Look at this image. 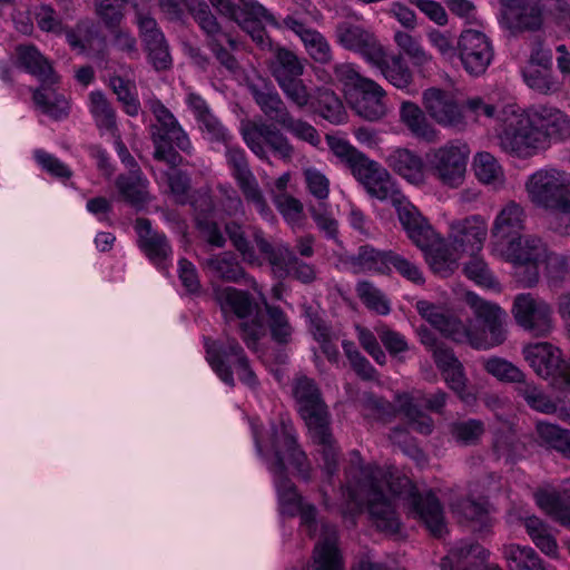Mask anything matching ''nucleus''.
<instances>
[{"mask_svg":"<svg viewBox=\"0 0 570 570\" xmlns=\"http://www.w3.org/2000/svg\"><path fill=\"white\" fill-rule=\"evenodd\" d=\"M509 16L514 19L515 28L537 31L543 23V9L539 0H508Z\"/></svg>","mask_w":570,"mask_h":570,"instance_id":"obj_34","label":"nucleus"},{"mask_svg":"<svg viewBox=\"0 0 570 570\" xmlns=\"http://www.w3.org/2000/svg\"><path fill=\"white\" fill-rule=\"evenodd\" d=\"M468 301L474 311L476 320L490 333V345L501 344L505 340L503 330L504 312L498 305L483 301L475 295H469Z\"/></svg>","mask_w":570,"mask_h":570,"instance_id":"obj_24","label":"nucleus"},{"mask_svg":"<svg viewBox=\"0 0 570 570\" xmlns=\"http://www.w3.org/2000/svg\"><path fill=\"white\" fill-rule=\"evenodd\" d=\"M187 10L199 28L206 33L208 40H214L222 33V27L204 0H190Z\"/></svg>","mask_w":570,"mask_h":570,"instance_id":"obj_46","label":"nucleus"},{"mask_svg":"<svg viewBox=\"0 0 570 570\" xmlns=\"http://www.w3.org/2000/svg\"><path fill=\"white\" fill-rule=\"evenodd\" d=\"M511 313L517 324L533 336L547 337L553 330L551 305L531 293L518 294Z\"/></svg>","mask_w":570,"mask_h":570,"instance_id":"obj_12","label":"nucleus"},{"mask_svg":"<svg viewBox=\"0 0 570 570\" xmlns=\"http://www.w3.org/2000/svg\"><path fill=\"white\" fill-rule=\"evenodd\" d=\"M498 119L501 125L497 137L503 151L527 158L542 147V131L533 127L520 109L513 106L504 107L500 110Z\"/></svg>","mask_w":570,"mask_h":570,"instance_id":"obj_6","label":"nucleus"},{"mask_svg":"<svg viewBox=\"0 0 570 570\" xmlns=\"http://www.w3.org/2000/svg\"><path fill=\"white\" fill-rule=\"evenodd\" d=\"M266 63L272 77L292 105L299 110L311 105L312 95L302 79L305 67L294 51L276 45Z\"/></svg>","mask_w":570,"mask_h":570,"instance_id":"obj_5","label":"nucleus"},{"mask_svg":"<svg viewBox=\"0 0 570 570\" xmlns=\"http://www.w3.org/2000/svg\"><path fill=\"white\" fill-rule=\"evenodd\" d=\"M203 267L213 276L227 283H239L248 275L233 252L212 255L203 262Z\"/></svg>","mask_w":570,"mask_h":570,"instance_id":"obj_28","label":"nucleus"},{"mask_svg":"<svg viewBox=\"0 0 570 570\" xmlns=\"http://www.w3.org/2000/svg\"><path fill=\"white\" fill-rule=\"evenodd\" d=\"M240 134L246 146L262 160H268L266 147L284 161H291L294 156V146L274 124L248 120L242 124Z\"/></svg>","mask_w":570,"mask_h":570,"instance_id":"obj_9","label":"nucleus"},{"mask_svg":"<svg viewBox=\"0 0 570 570\" xmlns=\"http://www.w3.org/2000/svg\"><path fill=\"white\" fill-rule=\"evenodd\" d=\"M356 292L363 303L370 308L381 315H386L390 312L387 301L382 293L367 281L357 283Z\"/></svg>","mask_w":570,"mask_h":570,"instance_id":"obj_63","label":"nucleus"},{"mask_svg":"<svg viewBox=\"0 0 570 570\" xmlns=\"http://www.w3.org/2000/svg\"><path fill=\"white\" fill-rule=\"evenodd\" d=\"M237 185L245 200L253 204L261 215L266 216L269 213L267 202L254 175L237 180Z\"/></svg>","mask_w":570,"mask_h":570,"instance_id":"obj_62","label":"nucleus"},{"mask_svg":"<svg viewBox=\"0 0 570 570\" xmlns=\"http://www.w3.org/2000/svg\"><path fill=\"white\" fill-rule=\"evenodd\" d=\"M335 38L344 49L360 53L367 62L376 60L383 47L374 32L351 20L336 24Z\"/></svg>","mask_w":570,"mask_h":570,"instance_id":"obj_15","label":"nucleus"},{"mask_svg":"<svg viewBox=\"0 0 570 570\" xmlns=\"http://www.w3.org/2000/svg\"><path fill=\"white\" fill-rule=\"evenodd\" d=\"M282 128L297 139L308 142L314 147L318 146L321 142V137L316 128L301 118H295L293 115L287 117Z\"/></svg>","mask_w":570,"mask_h":570,"instance_id":"obj_64","label":"nucleus"},{"mask_svg":"<svg viewBox=\"0 0 570 570\" xmlns=\"http://www.w3.org/2000/svg\"><path fill=\"white\" fill-rule=\"evenodd\" d=\"M293 395L298 404V412L304 420L313 444L322 458V469L326 482L333 484L338 471L340 448L332 433L327 405L314 380L307 376L297 377L293 385Z\"/></svg>","mask_w":570,"mask_h":570,"instance_id":"obj_2","label":"nucleus"},{"mask_svg":"<svg viewBox=\"0 0 570 570\" xmlns=\"http://www.w3.org/2000/svg\"><path fill=\"white\" fill-rule=\"evenodd\" d=\"M247 88L262 114L282 127L292 112L274 85L268 79L261 78L248 82Z\"/></svg>","mask_w":570,"mask_h":570,"instance_id":"obj_20","label":"nucleus"},{"mask_svg":"<svg viewBox=\"0 0 570 570\" xmlns=\"http://www.w3.org/2000/svg\"><path fill=\"white\" fill-rule=\"evenodd\" d=\"M385 90L367 78L351 92V106L355 114L368 121H377L386 115Z\"/></svg>","mask_w":570,"mask_h":570,"instance_id":"obj_19","label":"nucleus"},{"mask_svg":"<svg viewBox=\"0 0 570 570\" xmlns=\"http://www.w3.org/2000/svg\"><path fill=\"white\" fill-rule=\"evenodd\" d=\"M525 361L543 377L561 380V387L570 390V364L561 357V351L550 343H537L523 348Z\"/></svg>","mask_w":570,"mask_h":570,"instance_id":"obj_13","label":"nucleus"},{"mask_svg":"<svg viewBox=\"0 0 570 570\" xmlns=\"http://www.w3.org/2000/svg\"><path fill=\"white\" fill-rule=\"evenodd\" d=\"M250 232L258 250L266 257L274 275L279 279L291 276L295 253L285 245H272L259 228H250Z\"/></svg>","mask_w":570,"mask_h":570,"instance_id":"obj_23","label":"nucleus"},{"mask_svg":"<svg viewBox=\"0 0 570 570\" xmlns=\"http://www.w3.org/2000/svg\"><path fill=\"white\" fill-rule=\"evenodd\" d=\"M570 495L568 492H542L537 495V503L554 520L570 529Z\"/></svg>","mask_w":570,"mask_h":570,"instance_id":"obj_41","label":"nucleus"},{"mask_svg":"<svg viewBox=\"0 0 570 570\" xmlns=\"http://www.w3.org/2000/svg\"><path fill=\"white\" fill-rule=\"evenodd\" d=\"M224 232L233 247L242 256L243 262L249 265H261L259 256L249 239L253 238L252 233L248 234L245 226L235 220H229L225 224Z\"/></svg>","mask_w":570,"mask_h":570,"instance_id":"obj_39","label":"nucleus"},{"mask_svg":"<svg viewBox=\"0 0 570 570\" xmlns=\"http://www.w3.org/2000/svg\"><path fill=\"white\" fill-rule=\"evenodd\" d=\"M345 487L352 500L366 504L371 520L382 532L395 534L401 527L394 503L385 493L386 489L409 502L432 535L442 538L445 532L443 510L432 491L423 495L407 476L386 472L380 466L363 465L357 451L351 453L350 466L345 471Z\"/></svg>","mask_w":570,"mask_h":570,"instance_id":"obj_1","label":"nucleus"},{"mask_svg":"<svg viewBox=\"0 0 570 570\" xmlns=\"http://www.w3.org/2000/svg\"><path fill=\"white\" fill-rule=\"evenodd\" d=\"M400 117L402 122L416 138L428 142L438 140V131L428 121L424 111L414 102L404 101L401 105Z\"/></svg>","mask_w":570,"mask_h":570,"instance_id":"obj_36","label":"nucleus"},{"mask_svg":"<svg viewBox=\"0 0 570 570\" xmlns=\"http://www.w3.org/2000/svg\"><path fill=\"white\" fill-rule=\"evenodd\" d=\"M469 154L465 144L448 142L426 154V170L442 186L459 188L465 179Z\"/></svg>","mask_w":570,"mask_h":570,"instance_id":"obj_8","label":"nucleus"},{"mask_svg":"<svg viewBox=\"0 0 570 570\" xmlns=\"http://www.w3.org/2000/svg\"><path fill=\"white\" fill-rule=\"evenodd\" d=\"M266 311V324L269 330L271 337L279 345H287L292 342L294 327L288 316L277 305L264 303Z\"/></svg>","mask_w":570,"mask_h":570,"instance_id":"obj_40","label":"nucleus"},{"mask_svg":"<svg viewBox=\"0 0 570 570\" xmlns=\"http://www.w3.org/2000/svg\"><path fill=\"white\" fill-rule=\"evenodd\" d=\"M532 203L544 208L558 209L563 215L570 208V175L556 169L539 170L527 181Z\"/></svg>","mask_w":570,"mask_h":570,"instance_id":"obj_10","label":"nucleus"},{"mask_svg":"<svg viewBox=\"0 0 570 570\" xmlns=\"http://www.w3.org/2000/svg\"><path fill=\"white\" fill-rule=\"evenodd\" d=\"M515 390L518 395L521 396L531 409L546 414L557 412V404L533 383L527 382L525 377Z\"/></svg>","mask_w":570,"mask_h":570,"instance_id":"obj_53","label":"nucleus"},{"mask_svg":"<svg viewBox=\"0 0 570 570\" xmlns=\"http://www.w3.org/2000/svg\"><path fill=\"white\" fill-rule=\"evenodd\" d=\"M431 268L443 276L450 275L458 266L456 257L448 248L446 244L436 236L430 248H422Z\"/></svg>","mask_w":570,"mask_h":570,"instance_id":"obj_43","label":"nucleus"},{"mask_svg":"<svg viewBox=\"0 0 570 570\" xmlns=\"http://www.w3.org/2000/svg\"><path fill=\"white\" fill-rule=\"evenodd\" d=\"M505 558L511 570H546L542 560L530 547L509 546Z\"/></svg>","mask_w":570,"mask_h":570,"instance_id":"obj_49","label":"nucleus"},{"mask_svg":"<svg viewBox=\"0 0 570 570\" xmlns=\"http://www.w3.org/2000/svg\"><path fill=\"white\" fill-rule=\"evenodd\" d=\"M458 50L464 70L473 77L483 75L494 57L490 39L473 29L464 30L460 35Z\"/></svg>","mask_w":570,"mask_h":570,"instance_id":"obj_14","label":"nucleus"},{"mask_svg":"<svg viewBox=\"0 0 570 570\" xmlns=\"http://www.w3.org/2000/svg\"><path fill=\"white\" fill-rule=\"evenodd\" d=\"M90 98V111L99 128L108 131L117 129V117L111 102L107 99L106 95L101 91H92Z\"/></svg>","mask_w":570,"mask_h":570,"instance_id":"obj_48","label":"nucleus"},{"mask_svg":"<svg viewBox=\"0 0 570 570\" xmlns=\"http://www.w3.org/2000/svg\"><path fill=\"white\" fill-rule=\"evenodd\" d=\"M535 431L540 443L558 451L564 458L570 459V431L561 429L558 425L538 422Z\"/></svg>","mask_w":570,"mask_h":570,"instance_id":"obj_42","label":"nucleus"},{"mask_svg":"<svg viewBox=\"0 0 570 570\" xmlns=\"http://www.w3.org/2000/svg\"><path fill=\"white\" fill-rule=\"evenodd\" d=\"M541 262L546 263V277L549 287L556 289L561 288L570 276L569 257L546 250V256Z\"/></svg>","mask_w":570,"mask_h":570,"instance_id":"obj_50","label":"nucleus"},{"mask_svg":"<svg viewBox=\"0 0 570 570\" xmlns=\"http://www.w3.org/2000/svg\"><path fill=\"white\" fill-rule=\"evenodd\" d=\"M524 217L523 208L519 204L510 202L497 216L492 235L500 242L521 237V232L524 229Z\"/></svg>","mask_w":570,"mask_h":570,"instance_id":"obj_31","label":"nucleus"},{"mask_svg":"<svg viewBox=\"0 0 570 570\" xmlns=\"http://www.w3.org/2000/svg\"><path fill=\"white\" fill-rule=\"evenodd\" d=\"M109 86L117 96L118 101L122 104L125 112L129 116H137L140 104L132 94L135 85L120 76H112L109 79Z\"/></svg>","mask_w":570,"mask_h":570,"instance_id":"obj_57","label":"nucleus"},{"mask_svg":"<svg viewBox=\"0 0 570 570\" xmlns=\"http://www.w3.org/2000/svg\"><path fill=\"white\" fill-rule=\"evenodd\" d=\"M484 370L500 381L517 383L523 381L525 374L511 362L501 357H490L483 361Z\"/></svg>","mask_w":570,"mask_h":570,"instance_id":"obj_56","label":"nucleus"},{"mask_svg":"<svg viewBox=\"0 0 570 570\" xmlns=\"http://www.w3.org/2000/svg\"><path fill=\"white\" fill-rule=\"evenodd\" d=\"M316 109L318 114L332 124H341L346 118L342 100L331 89L322 88L317 91Z\"/></svg>","mask_w":570,"mask_h":570,"instance_id":"obj_47","label":"nucleus"},{"mask_svg":"<svg viewBox=\"0 0 570 570\" xmlns=\"http://www.w3.org/2000/svg\"><path fill=\"white\" fill-rule=\"evenodd\" d=\"M539 126L543 130V142L548 137L564 140L570 137V118L561 110L542 106L537 111Z\"/></svg>","mask_w":570,"mask_h":570,"instance_id":"obj_38","label":"nucleus"},{"mask_svg":"<svg viewBox=\"0 0 570 570\" xmlns=\"http://www.w3.org/2000/svg\"><path fill=\"white\" fill-rule=\"evenodd\" d=\"M456 511L469 523L471 530L480 537L491 532L493 519L490 515V503L487 500L463 499L458 502Z\"/></svg>","mask_w":570,"mask_h":570,"instance_id":"obj_30","label":"nucleus"},{"mask_svg":"<svg viewBox=\"0 0 570 570\" xmlns=\"http://www.w3.org/2000/svg\"><path fill=\"white\" fill-rule=\"evenodd\" d=\"M390 200L395 207L399 220L406 233L426 219L421 215L419 209L406 199L401 190Z\"/></svg>","mask_w":570,"mask_h":570,"instance_id":"obj_59","label":"nucleus"},{"mask_svg":"<svg viewBox=\"0 0 570 570\" xmlns=\"http://www.w3.org/2000/svg\"><path fill=\"white\" fill-rule=\"evenodd\" d=\"M456 562L468 564L469 570L478 567V561L482 562L488 557V551L479 543L461 542L450 550Z\"/></svg>","mask_w":570,"mask_h":570,"instance_id":"obj_61","label":"nucleus"},{"mask_svg":"<svg viewBox=\"0 0 570 570\" xmlns=\"http://www.w3.org/2000/svg\"><path fill=\"white\" fill-rule=\"evenodd\" d=\"M135 230L138 236V247L153 264L158 267L164 266L171 255V246L166 235L153 229L151 222L145 217L136 219Z\"/></svg>","mask_w":570,"mask_h":570,"instance_id":"obj_21","label":"nucleus"},{"mask_svg":"<svg viewBox=\"0 0 570 570\" xmlns=\"http://www.w3.org/2000/svg\"><path fill=\"white\" fill-rule=\"evenodd\" d=\"M523 444L512 433H499L493 442V453L497 460L513 464L521 456Z\"/></svg>","mask_w":570,"mask_h":570,"instance_id":"obj_55","label":"nucleus"},{"mask_svg":"<svg viewBox=\"0 0 570 570\" xmlns=\"http://www.w3.org/2000/svg\"><path fill=\"white\" fill-rule=\"evenodd\" d=\"M311 58L322 65L332 60V49L325 37L315 29L306 33L302 40Z\"/></svg>","mask_w":570,"mask_h":570,"instance_id":"obj_60","label":"nucleus"},{"mask_svg":"<svg viewBox=\"0 0 570 570\" xmlns=\"http://www.w3.org/2000/svg\"><path fill=\"white\" fill-rule=\"evenodd\" d=\"M386 163L394 173L409 183L414 185L424 183L425 166L422 158L415 153L406 148H399L387 157Z\"/></svg>","mask_w":570,"mask_h":570,"instance_id":"obj_29","label":"nucleus"},{"mask_svg":"<svg viewBox=\"0 0 570 570\" xmlns=\"http://www.w3.org/2000/svg\"><path fill=\"white\" fill-rule=\"evenodd\" d=\"M423 106L439 125L456 129L464 128L463 111L451 92L440 88H429L423 92Z\"/></svg>","mask_w":570,"mask_h":570,"instance_id":"obj_17","label":"nucleus"},{"mask_svg":"<svg viewBox=\"0 0 570 570\" xmlns=\"http://www.w3.org/2000/svg\"><path fill=\"white\" fill-rule=\"evenodd\" d=\"M149 108L156 122L150 125V139L154 145L153 157L166 165H185V158L175 149L188 153L191 148L190 140L175 116L159 100H151Z\"/></svg>","mask_w":570,"mask_h":570,"instance_id":"obj_4","label":"nucleus"},{"mask_svg":"<svg viewBox=\"0 0 570 570\" xmlns=\"http://www.w3.org/2000/svg\"><path fill=\"white\" fill-rule=\"evenodd\" d=\"M215 297L223 312H232L238 318H246L253 314L255 308H258V305L248 292L235 287L217 289Z\"/></svg>","mask_w":570,"mask_h":570,"instance_id":"obj_35","label":"nucleus"},{"mask_svg":"<svg viewBox=\"0 0 570 570\" xmlns=\"http://www.w3.org/2000/svg\"><path fill=\"white\" fill-rule=\"evenodd\" d=\"M326 141L331 151L350 169L355 179L361 178L371 166H375V160L370 159L347 140L326 135Z\"/></svg>","mask_w":570,"mask_h":570,"instance_id":"obj_26","label":"nucleus"},{"mask_svg":"<svg viewBox=\"0 0 570 570\" xmlns=\"http://www.w3.org/2000/svg\"><path fill=\"white\" fill-rule=\"evenodd\" d=\"M205 346L208 363L225 384L232 387L235 386L233 371L225 364V358L235 356V368L239 381L248 385L250 389L257 387V376L252 370L249 360L236 338L227 337L225 343L220 341L206 340Z\"/></svg>","mask_w":570,"mask_h":570,"instance_id":"obj_7","label":"nucleus"},{"mask_svg":"<svg viewBox=\"0 0 570 570\" xmlns=\"http://www.w3.org/2000/svg\"><path fill=\"white\" fill-rule=\"evenodd\" d=\"M116 186L122 199L136 210L145 208L151 199L148 191V180L142 176L140 168L119 175Z\"/></svg>","mask_w":570,"mask_h":570,"instance_id":"obj_25","label":"nucleus"},{"mask_svg":"<svg viewBox=\"0 0 570 570\" xmlns=\"http://www.w3.org/2000/svg\"><path fill=\"white\" fill-rule=\"evenodd\" d=\"M484 424L480 420L470 419L466 421H455L449 424L450 435L460 444L474 445L484 434Z\"/></svg>","mask_w":570,"mask_h":570,"instance_id":"obj_54","label":"nucleus"},{"mask_svg":"<svg viewBox=\"0 0 570 570\" xmlns=\"http://www.w3.org/2000/svg\"><path fill=\"white\" fill-rule=\"evenodd\" d=\"M367 170L356 180L370 196L380 200H387L400 191L390 173L379 163H375V166H371V169Z\"/></svg>","mask_w":570,"mask_h":570,"instance_id":"obj_32","label":"nucleus"},{"mask_svg":"<svg viewBox=\"0 0 570 570\" xmlns=\"http://www.w3.org/2000/svg\"><path fill=\"white\" fill-rule=\"evenodd\" d=\"M384 78L399 89L407 88L413 81V73L402 55L387 56L384 47L381 48L376 60H370Z\"/></svg>","mask_w":570,"mask_h":570,"instance_id":"obj_27","label":"nucleus"},{"mask_svg":"<svg viewBox=\"0 0 570 570\" xmlns=\"http://www.w3.org/2000/svg\"><path fill=\"white\" fill-rule=\"evenodd\" d=\"M32 98L36 106L53 119H61L68 115V101L45 85L33 91Z\"/></svg>","mask_w":570,"mask_h":570,"instance_id":"obj_45","label":"nucleus"},{"mask_svg":"<svg viewBox=\"0 0 570 570\" xmlns=\"http://www.w3.org/2000/svg\"><path fill=\"white\" fill-rule=\"evenodd\" d=\"M401 412L406 416L410 428L423 435L432 433L434 428L433 419L424 413L411 399L404 400L400 405Z\"/></svg>","mask_w":570,"mask_h":570,"instance_id":"obj_58","label":"nucleus"},{"mask_svg":"<svg viewBox=\"0 0 570 570\" xmlns=\"http://www.w3.org/2000/svg\"><path fill=\"white\" fill-rule=\"evenodd\" d=\"M391 252H380L370 245H363L358 248L357 254L352 257V263L364 271L385 274L390 272L387 256L391 255Z\"/></svg>","mask_w":570,"mask_h":570,"instance_id":"obj_52","label":"nucleus"},{"mask_svg":"<svg viewBox=\"0 0 570 570\" xmlns=\"http://www.w3.org/2000/svg\"><path fill=\"white\" fill-rule=\"evenodd\" d=\"M544 243L534 236L513 237L507 243L504 256L513 265L525 262H541L546 256Z\"/></svg>","mask_w":570,"mask_h":570,"instance_id":"obj_33","label":"nucleus"},{"mask_svg":"<svg viewBox=\"0 0 570 570\" xmlns=\"http://www.w3.org/2000/svg\"><path fill=\"white\" fill-rule=\"evenodd\" d=\"M487 236V225L478 216L452 225V247L455 252L480 250Z\"/></svg>","mask_w":570,"mask_h":570,"instance_id":"obj_22","label":"nucleus"},{"mask_svg":"<svg viewBox=\"0 0 570 570\" xmlns=\"http://www.w3.org/2000/svg\"><path fill=\"white\" fill-rule=\"evenodd\" d=\"M19 66L43 83H53L55 76L48 60L33 45H19L16 49Z\"/></svg>","mask_w":570,"mask_h":570,"instance_id":"obj_37","label":"nucleus"},{"mask_svg":"<svg viewBox=\"0 0 570 570\" xmlns=\"http://www.w3.org/2000/svg\"><path fill=\"white\" fill-rule=\"evenodd\" d=\"M272 435L274 462L271 470L276 476L281 512L282 514L294 517L297 514L304 501L297 493L294 483L287 478L285 460H287L306 481L309 480V462L305 452L299 449L296 438L286 425L283 424L279 431L273 425Z\"/></svg>","mask_w":570,"mask_h":570,"instance_id":"obj_3","label":"nucleus"},{"mask_svg":"<svg viewBox=\"0 0 570 570\" xmlns=\"http://www.w3.org/2000/svg\"><path fill=\"white\" fill-rule=\"evenodd\" d=\"M473 170L479 181L501 186L504 181L502 167L490 153L481 151L474 156Z\"/></svg>","mask_w":570,"mask_h":570,"instance_id":"obj_44","label":"nucleus"},{"mask_svg":"<svg viewBox=\"0 0 570 570\" xmlns=\"http://www.w3.org/2000/svg\"><path fill=\"white\" fill-rule=\"evenodd\" d=\"M419 314L425 318L443 336L456 342H469L473 347H481V342L471 331L454 315L443 313L438 306L428 301L416 302Z\"/></svg>","mask_w":570,"mask_h":570,"instance_id":"obj_16","label":"nucleus"},{"mask_svg":"<svg viewBox=\"0 0 570 570\" xmlns=\"http://www.w3.org/2000/svg\"><path fill=\"white\" fill-rule=\"evenodd\" d=\"M186 165L187 164H185L184 166ZM168 166L169 169L164 173V176L166 178L169 191L177 204L184 205L189 199V191L191 189L190 175L187 171L179 168L183 165Z\"/></svg>","mask_w":570,"mask_h":570,"instance_id":"obj_51","label":"nucleus"},{"mask_svg":"<svg viewBox=\"0 0 570 570\" xmlns=\"http://www.w3.org/2000/svg\"><path fill=\"white\" fill-rule=\"evenodd\" d=\"M132 8L135 23L149 63L157 71L169 69L173 63L169 45L151 10L137 3Z\"/></svg>","mask_w":570,"mask_h":570,"instance_id":"obj_11","label":"nucleus"},{"mask_svg":"<svg viewBox=\"0 0 570 570\" xmlns=\"http://www.w3.org/2000/svg\"><path fill=\"white\" fill-rule=\"evenodd\" d=\"M313 570H345L338 549V531L335 524L321 520L318 541L313 551Z\"/></svg>","mask_w":570,"mask_h":570,"instance_id":"obj_18","label":"nucleus"}]
</instances>
